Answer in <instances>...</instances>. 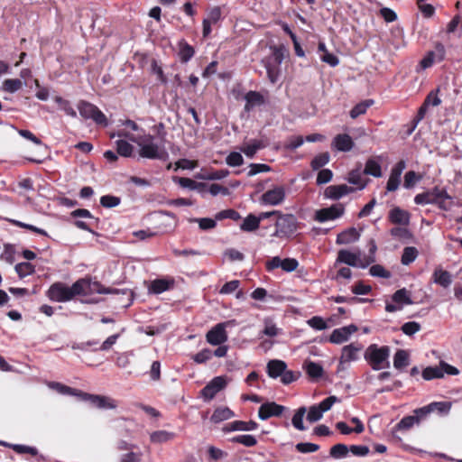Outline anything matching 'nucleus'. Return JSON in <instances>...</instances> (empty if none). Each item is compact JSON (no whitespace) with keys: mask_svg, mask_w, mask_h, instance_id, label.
Instances as JSON below:
<instances>
[{"mask_svg":"<svg viewBox=\"0 0 462 462\" xmlns=\"http://www.w3.org/2000/svg\"><path fill=\"white\" fill-rule=\"evenodd\" d=\"M226 323L222 322L214 326L206 334V340L212 346L224 344L227 340V333L226 330Z\"/></svg>","mask_w":462,"mask_h":462,"instance_id":"9","label":"nucleus"},{"mask_svg":"<svg viewBox=\"0 0 462 462\" xmlns=\"http://www.w3.org/2000/svg\"><path fill=\"white\" fill-rule=\"evenodd\" d=\"M433 279L436 283L444 288H448L452 282L450 273L441 268L436 269L434 271Z\"/></svg>","mask_w":462,"mask_h":462,"instance_id":"29","label":"nucleus"},{"mask_svg":"<svg viewBox=\"0 0 462 462\" xmlns=\"http://www.w3.org/2000/svg\"><path fill=\"white\" fill-rule=\"evenodd\" d=\"M337 263H343L356 267L358 264V255L348 250L342 249L337 254Z\"/></svg>","mask_w":462,"mask_h":462,"instance_id":"25","label":"nucleus"},{"mask_svg":"<svg viewBox=\"0 0 462 462\" xmlns=\"http://www.w3.org/2000/svg\"><path fill=\"white\" fill-rule=\"evenodd\" d=\"M222 18V10L219 6H214L208 12V16L205 18V21L211 23L213 24L219 22Z\"/></svg>","mask_w":462,"mask_h":462,"instance_id":"62","label":"nucleus"},{"mask_svg":"<svg viewBox=\"0 0 462 462\" xmlns=\"http://www.w3.org/2000/svg\"><path fill=\"white\" fill-rule=\"evenodd\" d=\"M229 175V171L226 169L213 170L206 173H201L197 178L208 180H222Z\"/></svg>","mask_w":462,"mask_h":462,"instance_id":"35","label":"nucleus"},{"mask_svg":"<svg viewBox=\"0 0 462 462\" xmlns=\"http://www.w3.org/2000/svg\"><path fill=\"white\" fill-rule=\"evenodd\" d=\"M285 410V406L278 404L275 402H266L259 407L258 417L262 420H266L271 417L282 416Z\"/></svg>","mask_w":462,"mask_h":462,"instance_id":"10","label":"nucleus"},{"mask_svg":"<svg viewBox=\"0 0 462 462\" xmlns=\"http://www.w3.org/2000/svg\"><path fill=\"white\" fill-rule=\"evenodd\" d=\"M345 211L343 204H335L328 208L318 209L313 217V219L319 223H324L330 220H335L340 217Z\"/></svg>","mask_w":462,"mask_h":462,"instance_id":"7","label":"nucleus"},{"mask_svg":"<svg viewBox=\"0 0 462 462\" xmlns=\"http://www.w3.org/2000/svg\"><path fill=\"white\" fill-rule=\"evenodd\" d=\"M265 146L266 144L263 141L254 139L246 144L242 151L247 157L253 158L258 150L263 149Z\"/></svg>","mask_w":462,"mask_h":462,"instance_id":"36","label":"nucleus"},{"mask_svg":"<svg viewBox=\"0 0 462 462\" xmlns=\"http://www.w3.org/2000/svg\"><path fill=\"white\" fill-rule=\"evenodd\" d=\"M432 412H439V414H447L450 411L451 403L449 402H433L430 403Z\"/></svg>","mask_w":462,"mask_h":462,"instance_id":"55","label":"nucleus"},{"mask_svg":"<svg viewBox=\"0 0 462 462\" xmlns=\"http://www.w3.org/2000/svg\"><path fill=\"white\" fill-rule=\"evenodd\" d=\"M82 401L89 402L93 406L98 409L113 410L117 407V402L111 397L98 394H92L82 392L80 393Z\"/></svg>","mask_w":462,"mask_h":462,"instance_id":"6","label":"nucleus"},{"mask_svg":"<svg viewBox=\"0 0 462 462\" xmlns=\"http://www.w3.org/2000/svg\"><path fill=\"white\" fill-rule=\"evenodd\" d=\"M363 346L360 343H351L342 348L341 356L339 359L340 364L349 363L358 359V355L362 350Z\"/></svg>","mask_w":462,"mask_h":462,"instance_id":"14","label":"nucleus"},{"mask_svg":"<svg viewBox=\"0 0 462 462\" xmlns=\"http://www.w3.org/2000/svg\"><path fill=\"white\" fill-rule=\"evenodd\" d=\"M260 226V219L257 216L250 213L246 217L244 218L240 225V229L244 232H254Z\"/></svg>","mask_w":462,"mask_h":462,"instance_id":"26","label":"nucleus"},{"mask_svg":"<svg viewBox=\"0 0 462 462\" xmlns=\"http://www.w3.org/2000/svg\"><path fill=\"white\" fill-rule=\"evenodd\" d=\"M235 413L227 407L217 408L211 415V421L214 423H219L223 420H226L234 417Z\"/></svg>","mask_w":462,"mask_h":462,"instance_id":"30","label":"nucleus"},{"mask_svg":"<svg viewBox=\"0 0 462 462\" xmlns=\"http://www.w3.org/2000/svg\"><path fill=\"white\" fill-rule=\"evenodd\" d=\"M373 100H365L363 102H360L356 104L351 110H350V116L353 119L357 118L359 116H362L366 113L367 109L373 105Z\"/></svg>","mask_w":462,"mask_h":462,"instance_id":"42","label":"nucleus"},{"mask_svg":"<svg viewBox=\"0 0 462 462\" xmlns=\"http://www.w3.org/2000/svg\"><path fill=\"white\" fill-rule=\"evenodd\" d=\"M296 217L292 214L279 213V217L275 222V232L273 236L280 238H289L300 227Z\"/></svg>","mask_w":462,"mask_h":462,"instance_id":"3","label":"nucleus"},{"mask_svg":"<svg viewBox=\"0 0 462 462\" xmlns=\"http://www.w3.org/2000/svg\"><path fill=\"white\" fill-rule=\"evenodd\" d=\"M364 173L366 175H371V176L377 177V178L381 177L382 176L381 165L374 159H368L365 162Z\"/></svg>","mask_w":462,"mask_h":462,"instance_id":"39","label":"nucleus"},{"mask_svg":"<svg viewBox=\"0 0 462 462\" xmlns=\"http://www.w3.org/2000/svg\"><path fill=\"white\" fill-rule=\"evenodd\" d=\"M388 219L392 224L407 226L410 222V213L399 207H395L390 210Z\"/></svg>","mask_w":462,"mask_h":462,"instance_id":"17","label":"nucleus"},{"mask_svg":"<svg viewBox=\"0 0 462 462\" xmlns=\"http://www.w3.org/2000/svg\"><path fill=\"white\" fill-rule=\"evenodd\" d=\"M46 295L51 300L56 302H67L73 300L70 287L61 282L52 283Z\"/></svg>","mask_w":462,"mask_h":462,"instance_id":"5","label":"nucleus"},{"mask_svg":"<svg viewBox=\"0 0 462 462\" xmlns=\"http://www.w3.org/2000/svg\"><path fill=\"white\" fill-rule=\"evenodd\" d=\"M174 280L171 279H155L151 282L149 291L154 294H161L166 291H169L174 287Z\"/></svg>","mask_w":462,"mask_h":462,"instance_id":"20","label":"nucleus"},{"mask_svg":"<svg viewBox=\"0 0 462 462\" xmlns=\"http://www.w3.org/2000/svg\"><path fill=\"white\" fill-rule=\"evenodd\" d=\"M409 365V354L406 350L398 349L393 356V366L402 370Z\"/></svg>","mask_w":462,"mask_h":462,"instance_id":"32","label":"nucleus"},{"mask_svg":"<svg viewBox=\"0 0 462 462\" xmlns=\"http://www.w3.org/2000/svg\"><path fill=\"white\" fill-rule=\"evenodd\" d=\"M332 146L339 152H349L354 147V142L347 134H339L334 137Z\"/></svg>","mask_w":462,"mask_h":462,"instance_id":"18","label":"nucleus"},{"mask_svg":"<svg viewBox=\"0 0 462 462\" xmlns=\"http://www.w3.org/2000/svg\"><path fill=\"white\" fill-rule=\"evenodd\" d=\"M333 178V172L329 169H322L319 171L316 183L322 185L329 182Z\"/></svg>","mask_w":462,"mask_h":462,"instance_id":"63","label":"nucleus"},{"mask_svg":"<svg viewBox=\"0 0 462 462\" xmlns=\"http://www.w3.org/2000/svg\"><path fill=\"white\" fill-rule=\"evenodd\" d=\"M421 179L422 175L420 173L414 171H409L404 175L403 187L405 189H411L417 184V182L421 180Z\"/></svg>","mask_w":462,"mask_h":462,"instance_id":"46","label":"nucleus"},{"mask_svg":"<svg viewBox=\"0 0 462 462\" xmlns=\"http://www.w3.org/2000/svg\"><path fill=\"white\" fill-rule=\"evenodd\" d=\"M70 287L73 299L76 296H87L92 292L91 282L88 278H80L77 280Z\"/></svg>","mask_w":462,"mask_h":462,"instance_id":"15","label":"nucleus"},{"mask_svg":"<svg viewBox=\"0 0 462 462\" xmlns=\"http://www.w3.org/2000/svg\"><path fill=\"white\" fill-rule=\"evenodd\" d=\"M392 300L393 302L397 304H412V300L410 297L409 291L405 289L397 290L392 296Z\"/></svg>","mask_w":462,"mask_h":462,"instance_id":"40","label":"nucleus"},{"mask_svg":"<svg viewBox=\"0 0 462 462\" xmlns=\"http://www.w3.org/2000/svg\"><path fill=\"white\" fill-rule=\"evenodd\" d=\"M13 226H17V227H21V228H24V229H27V230H30L33 233H36V234H39L41 236H48V233L44 230V229H42V228H39L37 226H34L32 225H30V224H26V223H23V222H21L19 220H15V219H7Z\"/></svg>","mask_w":462,"mask_h":462,"instance_id":"49","label":"nucleus"},{"mask_svg":"<svg viewBox=\"0 0 462 462\" xmlns=\"http://www.w3.org/2000/svg\"><path fill=\"white\" fill-rule=\"evenodd\" d=\"M285 199V189L282 186H276L272 189L265 191L262 197L261 201L266 205H279Z\"/></svg>","mask_w":462,"mask_h":462,"instance_id":"12","label":"nucleus"},{"mask_svg":"<svg viewBox=\"0 0 462 462\" xmlns=\"http://www.w3.org/2000/svg\"><path fill=\"white\" fill-rule=\"evenodd\" d=\"M304 368L306 370L307 374L311 379H318L321 377L324 372L323 367L319 364L315 363L313 361L306 362L304 365Z\"/></svg>","mask_w":462,"mask_h":462,"instance_id":"34","label":"nucleus"},{"mask_svg":"<svg viewBox=\"0 0 462 462\" xmlns=\"http://www.w3.org/2000/svg\"><path fill=\"white\" fill-rule=\"evenodd\" d=\"M329 160L330 155L328 152H321L312 159V161L310 162V167L313 171H318L326 164H328L329 162Z\"/></svg>","mask_w":462,"mask_h":462,"instance_id":"41","label":"nucleus"},{"mask_svg":"<svg viewBox=\"0 0 462 462\" xmlns=\"http://www.w3.org/2000/svg\"><path fill=\"white\" fill-rule=\"evenodd\" d=\"M226 162L231 167H237L244 163V158L241 153L237 152H232L226 158Z\"/></svg>","mask_w":462,"mask_h":462,"instance_id":"58","label":"nucleus"},{"mask_svg":"<svg viewBox=\"0 0 462 462\" xmlns=\"http://www.w3.org/2000/svg\"><path fill=\"white\" fill-rule=\"evenodd\" d=\"M430 98H425L422 105L418 109L416 116L412 120V128H415L417 125L425 117L428 107L430 106Z\"/></svg>","mask_w":462,"mask_h":462,"instance_id":"56","label":"nucleus"},{"mask_svg":"<svg viewBox=\"0 0 462 462\" xmlns=\"http://www.w3.org/2000/svg\"><path fill=\"white\" fill-rule=\"evenodd\" d=\"M351 291L356 295H366L372 291V287L365 284L362 281H359L352 286Z\"/></svg>","mask_w":462,"mask_h":462,"instance_id":"64","label":"nucleus"},{"mask_svg":"<svg viewBox=\"0 0 462 462\" xmlns=\"http://www.w3.org/2000/svg\"><path fill=\"white\" fill-rule=\"evenodd\" d=\"M213 356V352L208 348H204L199 353H197L192 359L197 364H205L208 360H210Z\"/></svg>","mask_w":462,"mask_h":462,"instance_id":"59","label":"nucleus"},{"mask_svg":"<svg viewBox=\"0 0 462 462\" xmlns=\"http://www.w3.org/2000/svg\"><path fill=\"white\" fill-rule=\"evenodd\" d=\"M295 448L300 453H313L319 449V446L314 443L300 442L296 444Z\"/></svg>","mask_w":462,"mask_h":462,"instance_id":"61","label":"nucleus"},{"mask_svg":"<svg viewBox=\"0 0 462 462\" xmlns=\"http://www.w3.org/2000/svg\"><path fill=\"white\" fill-rule=\"evenodd\" d=\"M14 269L20 279H23L35 272V266L29 262L19 263L15 265Z\"/></svg>","mask_w":462,"mask_h":462,"instance_id":"38","label":"nucleus"},{"mask_svg":"<svg viewBox=\"0 0 462 462\" xmlns=\"http://www.w3.org/2000/svg\"><path fill=\"white\" fill-rule=\"evenodd\" d=\"M0 446L12 448L18 454H30L32 456L38 455V449L34 447H29L20 444H10L3 440H0Z\"/></svg>","mask_w":462,"mask_h":462,"instance_id":"28","label":"nucleus"},{"mask_svg":"<svg viewBox=\"0 0 462 462\" xmlns=\"http://www.w3.org/2000/svg\"><path fill=\"white\" fill-rule=\"evenodd\" d=\"M176 437L174 432L167 430H156L150 435L152 443H164L172 440Z\"/></svg>","mask_w":462,"mask_h":462,"instance_id":"33","label":"nucleus"},{"mask_svg":"<svg viewBox=\"0 0 462 462\" xmlns=\"http://www.w3.org/2000/svg\"><path fill=\"white\" fill-rule=\"evenodd\" d=\"M422 377L424 380L430 381L436 378L443 377V371L438 366H428L422 371Z\"/></svg>","mask_w":462,"mask_h":462,"instance_id":"47","label":"nucleus"},{"mask_svg":"<svg viewBox=\"0 0 462 462\" xmlns=\"http://www.w3.org/2000/svg\"><path fill=\"white\" fill-rule=\"evenodd\" d=\"M23 81L19 79H7L3 82L2 89L7 93H14L21 89Z\"/></svg>","mask_w":462,"mask_h":462,"instance_id":"45","label":"nucleus"},{"mask_svg":"<svg viewBox=\"0 0 462 462\" xmlns=\"http://www.w3.org/2000/svg\"><path fill=\"white\" fill-rule=\"evenodd\" d=\"M414 424H418V418L412 416L403 417L395 426L396 430H407L413 427Z\"/></svg>","mask_w":462,"mask_h":462,"instance_id":"48","label":"nucleus"},{"mask_svg":"<svg viewBox=\"0 0 462 462\" xmlns=\"http://www.w3.org/2000/svg\"><path fill=\"white\" fill-rule=\"evenodd\" d=\"M179 57L181 63H187L195 55L194 48L185 40L179 42Z\"/></svg>","mask_w":462,"mask_h":462,"instance_id":"24","label":"nucleus"},{"mask_svg":"<svg viewBox=\"0 0 462 462\" xmlns=\"http://www.w3.org/2000/svg\"><path fill=\"white\" fill-rule=\"evenodd\" d=\"M121 203V199L113 195H104L100 198L102 207L111 208L117 207Z\"/></svg>","mask_w":462,"mask_h":462,"instance_id":"54","label":"nucleus"},{"mask_svg":"<svg viewBox=\"0 0 462 462\" xmlns=\"http://www.w3.org/2000/svg\"><path fill=\"white\" fill-rule=\"evenodd\" d=\"M418 250L413 246H407L403 249L401 262L403 265H409L413 263L418 256Z\"/></svg>","mask_w":462,"mask_h":462,"instance_id":"43","label":"nucleus"},{"mask_svg":"<svg viewBox=\"0 0 462 462\" xmlns=\"http://www.w3.org/2000/svg\"><path fill=\"white\" fill-rule=\"evenodd\" d=\"M79 115L84 119H91L97 125L106 126L108 125L106 115L94 104L81 100L78 104Z\"/></svg>","mask_w":462,"mask_h":462,"instance_id":"4","label":"nucleus"},{"mask_svg":"<svg viewBox=\"0 0 462 462\" xmlns=\"http://www.w3.org/2000/svg\"><path fill=\"white\" fill-rule=\"evenodd\" d=\"M452 197L447 192L446 189L439 186L419 193L414 197V202L417 205H436L439 209L448 211L453 205Z\"/></svg>","mask_w":462,"mask_h":462,"instance_id":"1","label":"nucleus"},{"mask_svg":"<svg viewBox=\"0 0 462 462\" xmlns=\"http://www.w3.org/2000/svg\"><path fill=\"white\" fill-rule=\"evenodd\" d=\"M245 110L251 111L254 106H260L265 103L264 97L258 91L250 90L245 96Z\"/></svg>","mask_w":462,"mask_h":462,"instance_id":"19","label":"nucleus"},{"mask_svg":"<svg viewBox=\"0 0 462 462\" xmlns=\"http://www.w3.org/2000/svg\"><path fill=\"white\" fill-rule=\"evenodd\" d=\"M308 325L316 330H324L328 328V325L324 319L320 316H313L307 320Z\"/></svg>","mask_w":462,"mask_h":462,"instance_id":"57","label":"nucleus"},{"mask_svg":"<svg viewBox=\"0 0 462 462\" xmlns=\"http://www.w3.org/2000/svg\"><path fill=\"white\" fill-rule=\"evenodd\" d=\"M389 356L390 347L388 346H378L376 344L370 345L364 355L373 370L388 368L390 366Z\"/></svg>","mask_w":462,"mask_h":462,"instance_id":"2","label":"nucleus"},{"mask_svg":"<svg viewBox=\"0 0 462 462\" xmlns=\"http://www.w3.org/2000/svg\"><path fill=\"white\" fill-rule=\"evenodd\" d=\"M267 374L271 378L281 377V375L284 373L285 368H287V365L282 360L273 359L270 360L267 364Z\"/></svg>","mask_w":462,"mask_h":462,"instance_id":"21","label":"nucleus"},{"mask_svg":"<svg viewBox=\"0 0 462 462\" xmlns=\"http://www.w3.org/2000/svg\"><path fill=\"white\" fill-rule=\"evenodd\" d=\"M116 152L117 154L123 157H132L134 154V146L125 140H117L116 142Z\"/></svg>","mask_w":462,"mask_h":462,"instance_id":"37","label":"nucleus"},{"mask_svg":"<svg viewBox=\"0 0 462 462\" xmlns=\"http://www.w3.org/2000/svg\"><path fill=\"white\" fill-rule=\"evenodd\" d=\"M232 443H238L245 447L251 448L257 444V439L253 435H237L230 439Z\"/></svg>","mask_w":462,"mask_h":462,"instance_id":"44","label":"nucleus"},{"mask_svg":"<svg viewBox=\"0 0 462 462\" xmlns=\"http://www.w3.org/2000/svg\"><path fill=\"white\" fill-rule=\"evenodd\" d=\"M226 218L232 219L234 221H238L242 217H241L240 213L233 208L221 210L218 213H217V215H216L217 220H223V219H226Z\"/></svg>","mask_w":462,"mask_h":462,"instance_id":"52","label":"nucleus"},{"mask_svg":"<svg viewBox=\"0 0 462 462\" xmlns=\"http://www.w3.org/2000/svg\"><path fill=\"white\" fill-rule=\"evenodd\" d=\"M172 180L175 183H178L181 188L199 189V191L204 190L208 187V185L204 182H196L195 180L186 177L174 176Z\"/></svg>","mask_w":462,"mask_h":462,"instance_id":"22","label":"nucleus"},{"mask_svg":"<svg viewBox=\"0 0 462 462\" xmlns=\"http://www.w3.org/2000/svg\"><path fill=\"white\" fill-rule=\"evenodd\" d=\"M348 452H349V448L346 445L338 443V444H336L331 447V448L329 450V455L333 458L337 459V458L345 457Z\"/></svg>","mask_w":462,"mask_h":462,"instance_id":"51","label":"nucleus"},{"mask_svg":"<svg viewBox=\"0 0 462 462\" xmlns=\"http://www.w3.org/2000/svg\"><path fill=\"white\" fill-rule=\"evenodd\" d=\"M347 180L349 183L356 185L358 189H363L366 186V182L363 180L359 170L351 171L348 174Z\"/></svg>","mask_w":462,"mask_h":462,"instance_id":"50","label":"nucleus"},{"mask_svg":"<svg viewBox=\"0 0 462 462\" xmlns=\"http://www.w3.org/2000/svg\"><path fill=\"white\" fill-rule=\"evenodd\" d=\"M264 67L266 69L267 77L271 83H277L281 76V65L266 60L264 62Z\"/></svg>","mask_w":462,"mask_h":462,"instance_id":"31","label":"nucleus"},{"mask_svg":"<svg viewBox=\"0 0 462 462\" xmlns=\"http://www.w3.org/2000/svg\"><path fill=\"white\" fill-rule=\"evenodd\" d=\"M306 413V408L300 407L299 408L295 414L292 417L291 423L293 427L299 430H304L305 426L303 425V417Z\"/></svg>","mask_w":462,"mask_h":462,"instance_id":"53","label":"nucleus"},{"mask_svg":"<svg viewBox=\"0 0 462 462\" xmlns=\"http://www.w3.org/2000/svg\"><path fill=\"white\" fill-rule=\"evenodd\" d=\"M420 324L415 321H409L404 323L401 329L407 336H412L420 330Z\"/></svg>","mask_w":462,"mask_h":462,"instance_id":"60","label":"nucleus"},{"mask_svg":"<svg viewBox=\"0 0 462 462\" xmlns=\"http://www.w3.org/2000/svg\"><path fill=\"white\" fill-rule=\"evenodd\" d=\"M226 386L224 376L213 378L201 391L200 394L205 400H212L216 394Z\"/></svg>","mask_w":462,"mask_h":462,"instance_id":"11","label":"nucleus"},{"mask_svg":"<svg viewBox=\"0 0 462 462\" xmlns=\"http://www.w3.org/2000/svg\"><path fill=\"white\" fill-rule=\"evenodd\" d=\"M49 387L57 391L58 393L61 394H67V395H73L80 398V393H82L83 391L75 389L72 387H69L68 385L62 384L58 382H51L49 383Z\"/></svg>","mask_w":462,"mask_h":462,"instance_id":"27","label":"nucleus"},{"mask_svg":"<svg viewBox=\"0 0 462 462\" xmlns=\"http://www.w3.org/2000/svg\"><path fill=\"white\" fill-rule=\"evenodd\" d=\"M154 137L152 134H147L143 137V143L136 142L140 146L139 155L147 159H161L162 153L160 152L159 146L153 143Z\"/></svg>","mask_w":462,"mask_h":462,"instance_id":"8","label":"nucleus"},{"mask_svg":"<svg viewBox=\"0 0 462 462\" xmlns=\"http://www.w3.org/2000/svg\"><path fill=\"white\" fill-rule=\"evenodd\" d=\"M360 234L355 227H350L341 233H339L337 236V244L338 245H347L353 242H356L359 239Z\"/></svg>","mask_w":462,"mask_h":462,"instance_id":"23","label":"nucleus"},{"mask_svg":"<svg viewBox=\"0 0 462 462\" xmlns=\"http://www.w3.org/2000/svg\"><path fill=\"white\" fill-rule=\"evenodd\" d=\"M357 331V327L354 324L336 328L329 336L328 341L332 344H342L348 340L349 337Z\"/></svg>","mask_w":462,"mask_h":462,"instance_id":"13","label":"nucleus"},{"mask_svg":"<svg viewBox=\"0 0 462 462\" xmlns=\"http://www.w3.org/2000/svg\"><path fill=\"white\" fill-rule=\"evenodd\" d=\"M355 191V189L352 187H349L346 184L341 185H331L327 187L325 189V197L331 199H339L345 195H347L351 192Z\"/></svg>","mask_w":462,"mask_h":462,"instance_id":"16","label":"nucleus"}]
</instances>
